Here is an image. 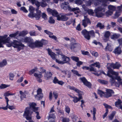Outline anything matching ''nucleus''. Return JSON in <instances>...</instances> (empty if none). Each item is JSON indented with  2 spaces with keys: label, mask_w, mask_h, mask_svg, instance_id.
Segmentation results:
<instances>
[{
  "label": "nucleus",
  "mask_w": 122,
  "mask_h": 122,
  "mask_svg": "<svg viewBox=\"0 0 122 122\" xmlns=\"http://www.w3.org/2000/svg\"><path fill=\"white\" fill-rule=\"evenodd\" d=\"M7 35H5L3 36H0V40L2 42V44H6V46L8 47L11 46L13 47L14 48L17 49L18 51H20L21 49H23L25 46L24 45L22 44L21 42H19L16 40H14L13 42L10 41V38L8 37L7 38Z\"/></svg>",
  "instance_id": "nucleus-1"
},
{
  "label": "nucleus",
  "mask_w": 122,
  "mask_h": 122,
  "mask_svg": "<svg viewBox=\"0 0 122 122\" xmlns=\"http://www.w3.org/2000/svg\"><path fill=\"white\" fill-rule=\"evenodd\" d=\"M61 7L65 11H66L68 9L69 11L74 12V13L75 14L80 12V10L78 7H76V8H71L69 4L67 2H65L62 3Z\"/></svg>",
  "instance_id": "nucleus-2"
},
{
  "label": "nucleus",
  "mask_w": 122,
  "mask_h": 122,
  "mask_svg": "<svg viewBox=\"0 0 122 122\" xmlns=\"http://www.w3.org/2000/svg\"><path fill=\"white\" fill-rule=\"evenodd\" d=\"M58 56L62 58L63 61H60L58 60H56V62L59 64H63L65 63H68L70 61V59L69 57L63 55L61 52H58Z\"/></svg>",
  "instance_id": "nucleus-3"
},
{
  "label": "nucleus",
  "mask_w": 122,
  "mask_h": 122,
  "mask_svg": "<svg viewBox=\"0 0 122 122\" xmlns=\"http://www.w3.org/2000/svg\"><path fill=\"white\" fill-rule=\"evenodd\" d=\"M82 34L84 36V37L88 40H89L90 38V35L94 37H95L94 32L93 30L88 31L85 29L81 31Z\"/></svg>",
  "instance_id": "nucleus-4"
},
{
  "label": "nucleus",
  "mask_w": 122,
  "mask_h": 122,
  "mask_svg": "<svg viewBox=\"0 0 122 122\" xmlns=\"http://www.w3.org/2000/svg\"><path fill=\"white\" fill-rule=\"evenodd\" d=\"M32 114V113L31 112L30 108H26L24 112L23 116L26 120H29V122H34L31 119V116Z\"/></svg>",
  "instance_id": "nucleus-5"
},
{
  "label": "nucleus",
  "mask_w": 122,
  "mask_h": 122,
  "mask_svg": "<svg viewBox=\"0 0 122 122\" xmlns=\"http://www.w3.org/2000/svg\"><path fill=\"white\" fill-rule=\"evenodd\" d=\"M106 7L101 6L95 9L94 12L96 16L98 17H102L104 15V14L101 12V11H105Z\"/></svg>",
  "instance_id": "nucleus-6"
},
{
  "label": "nucleus",
  "mask_w": 122,
  "mask_h": 122,
  "mask_svg": "<svg viewBox=\"0 0 122 122\" xmlns=\"http://www.w3.org/2000/svg\"><path fill=\"white\" fill-rule=\"evenodd\" d=\"M106 7L101 6L95 9L94 12L96 16L98 17H102L104 15V14L101 12V11H105Z\"/></svg>",
  "instance_id": "nucleus-7"
},
{
  "label": "nucleus",
  "mask_w": 122,
  "mask_h": 122,
  "mask_svg": "<svg viewBox=\"0 0 122 122\" xmlns=\"http://www.w3.org/2000/svg\"><path fill=\"white\" fill-rule=\"evenodd\" d=\"M69 15L68 14L60 13L57 15V20L59 21H66L69 19V17L67 16Z\"/></svg>",
  "instance_id": "nucleus-8"
},
{
  "label": "nucleus",
  "mask_w": 122,
  "mask_h": 122,
  "mask_svg": "<svg viewBox=\"0 0 122 122\" xmlns=\"http://www.w3.org/2000/svg\"><path fill=\"white\" fill-rule=\"evenodd\" d=\"M68 87L69 89L73 90L76 92L77 93L79 97V98L80 99H81L82 98V95L84 94V93L83 92L81 91L73 86H69Z\"/></svg>",
  "instance_id": "nucleus-9"
},
{
  "label": "nucleus",
  "mask_w": 122,
  "mask_h": 122,
  "mask_svg": "<svg viewBox=\"0 0 122 122\" xmlns=\"http://www.w3.org/2000/svg\"><path fill=\"white\" fill-rule=\"evenodd\" d=\"M71 49L72 51H76L81 48L80 45L78 43H71Z\"/></svg>",
  "instance_id": "nucleus-10"
},
{
  "label": "nucleus",
  "mask_w": 122,
  "mask_h": 122,
  "mask_svg": "<svg viewBox=\"0 0 122 122\" xmlns=\"http://www.w3.org/2000/svg\"><path fill=\"white\" fill-rule=\"evenodd\" d=\"M36 99L39 100L42 99L43 97V94L42 93V90L39 88L37 90V94L34 95Z\"/></svg>",
  "instance_id": "nucleus-11"
},
{
  "label": "nucleus",
  "mask_w": 122,
  "mask_h": 122,
  "mask_svg": "<svg viewBox=\"0 0 122 122\" xmlns=\"http://www.w3.org/2000/svg\"><path fill=\"white\" fill-rule=\"evenodd\" d=\"M106 91V92H105L104 97L106 98L111 97L114 93V91L112 89H107Z\"/></svg>",
  "instance_id": "nucleus-12"
},
{
  "label": "nucleus",
  "mask_w": 122,
  "mask_h": 122,
  "mask_svg": "<svg viewBox=\"0 0 122 122\" xmlns=\"http://www.w3.org/2000/svg\"><path fill=\"white\" fill-rule=\"evenodd\" d=\"M80 79L85 85L89 88L91 87L92 85L91 83L88 81L85 77H81Z\"/></svg>",
  "instance_id": "nucleus-13"
},
{
  "label": "nucleus",
  "mask_w": 122,
  "mask_h": 122,
  "mask_svg": "<svg viewBox=\"0 0 122 122\" xmlns=\"http://www.w3.org/2000/svg\"><path fill=\"white\" fill-rule=\"evenodd\" d=\"M53 96L55 99H56L58 96V93L56 92L53 91L52 93L51 91L49 93V98L50 101H51L52 98Z\"/></svg>",
  "instance_id": "nucleus-14"
},
{
  "label": "nucleus",
  "mask_w": 122,
  "mask_h": 122,
  "mask_svg": "<svg viewBox=\"0 0 122 122\" xmlns=\"http://www.w3.org/2000/svg\"><path fill=\"white\" fill-rule=\"evenodd\" d=\"M47 11L48 13L51 14L53 16L57 18V16L58 15V13L55 10H53L50 8H48Z\"/></svg>",
  "instance_id": "nucleus-15"
},
{
  "label": "nucleus",
  "mask_w": 122,
  "mask_h": 122,
  "mask_svg": "<svg viewBox=\"0 0 122 122\" xmlns=\"http://www.w3.org/2000/svg\"><path fill=\"white\" fill-rule=\"evenodd\" d=\"M90 23H91L90 21L86 16H84V19L82 20V25L85 27L87 25V24Z\"/></svg>",
  "instance_id": "nucleus-16"
},
{
  "label": "nucleus",
  "mask_w": 122,
  "mask_h": 122,
  "mask_svg": "<svg viewBox=\"0 0 122 122\" xmlns=\"http://www.w3.org/2000/svg\"><path fill=\"white\" fill-rule=\"evenodd\" d=\"M30 107H27L26 108H30L31 112L32 113V112L31 111L30 108H32V110L36 113V112H37V111L38 110V107H36V103H31L30 105Z\"/></svg>",
  "instance_id": "nucleus-17"
},
{
  "label": "nucleus",
  "mask_w": 122,
  "mask_h": 122,
  "mask_svg": "<svg viewBox=\"0 0 122 122\" xmlns=\"http://www.w3.org/2000/svg\"><path fill=\"white\" fill-rule=\"evenodd\" d=\"M122 102L121 100L118 99V100L115 102V106L119 109H121L122 111V105L121 103Z\"/></svg>",
  "instance_id": "nucleus-18"
},
{
  "label": "nucleus",
  "mask_w": 122,
  "mask_h": 122,
  "mask_svg": "<svg viewBox=\"0 0 122 122\" xmlns=\"http://www.w3.org/2000/svg\"><path fill=\"white\" fill-rule=\"evenodd\" d=\"M47 51L49 55L51 56L52 59L54 60H55L56 61V60L57 59H56L55 58L56 54L55 53L52 52L51 50L50 49H48Z\"/></svg>",
  "instance_id": "nucleus-19"
},
{
  "label": "nucleus",
  "mask_w": 122,
  "mask_h": 122,
  "mask_svg": "<svg viewBox=\"0 0 122 122\" xmlns=\"http://www.w3.org/2000/svg\"><path fill=\"white\" fill-rule=\"evenodd\" d=\"M98 3L99 2H102V4L101 6L106 7L107 6V3L108 1L107 0H96Z\"/></svg>",
  "instance_id": "nucleus-20"
},
{
  "label": "nucleus",
  "mask_w": 122,
  "mask_h": 122,
  "mask_svg": "<svg viewBox=\"0 0 122 122\" xmlns=\"http://www.w3.org/2000/svg\"><path fill=\"white\" fill-rule=\"evenodd\" d=\"M110 66L114 69H118L121 66L119 63L116 62L115 64H111Z\"/></svg>",
  "instance_id": "nucleus-21"
},
{
  "label": "nucleus",
  "mask_w": 122,
  "mask_h": 122,
  "mask_svg": "<svg viewBox=\"0 0 122 122\" xmlns=\"http://www.w3.org/2000/svg\"><path fill=\"white\" fill-rule=\"evenodd\" d=\"M113 52L116 55H119L120 54L121 52V48L119 46L117 47L113 51Z\"/></svg>",
  "instance_id": "nucleus-22"
},
{
  "label": "nucleus",
  "mask_w": 122,
  "mask_h": 122,
  "mask_svg": "<svg viewBox=\"0 0 122 122\" xmlns=\"http://www.w3.org/2000/svg\"><path fill=\"white\" fill-rule=\"evenodd\" d=\"M24 41L25 42L27 43L28 45L31 42L33 41V40L30 37H26L24 39Z\"/></svg>",
  "instance_id": "nucleus-23"
},
{
  "label": "nucleus",
  "mask_w": 122,
  "mask_h": 122,
  "mask_svg": "<svg viewBox=\"0 0 122 122\" xmlns=\"http://www.w3.org/2000/svg\"><path fill=\"white\" fill-rule=\"evenodd\" d=\"M52 75V74L50 72H47L45 74L44 77L46 79L48 80L51 78Z\"/></svg>",
  "instance_id": "nucleus-24"
},
{
  "label": "nucleus",
  "mask_w": 122,
  "mask_h": 122,
  "mask_svg": "<svg viewBox=\"0 0 122 122\" xmlns=\"http://www.w3.org/2000/svg\"><path fill=\"white\" fill-rule=\"evenodd\" d=\"M110 75L111 76H108L111 78L110 79L109 81L111 83V85H112L115 82V79L113 74H110Z\"/></svg>",
  "instance_id": "nucleus-25"
},
{
  "label": "nucleus",
  "mask_w": 122,
  "mask_h": 122,
  "mask_svg": "<svg viewBox=\"0 0 122 122\" xmlns=\"http://www.w3.org/2000/svg\"><path fill=\"white\" fill-rule=\"evenodd\" d=\"M36 48L42 47L43 44L41 42V41H39L38 40H36L35 41Z\"/></svg>",
  "instance_id": "nucleus-26"
},
{
  "label": "nucleus",
  "mask_w": 122,
  "mask_h": 122,
  "mask_svg": "<svg viewBox=\"0 0 122 122\" xmlns=\"http://www.w3.org/2000/svg\"><path fill=\"white\" fill-rule=\"evenodd\" d=\"M113 74L115 76H114V77L115 79L117 80L119 82H121V81L122 79L120 76H118V73L117 72H115Z\"/></svg>",
  "instance_id": "nucleus-27"
},
{
  "label": "nucleus",
  "mask_w": 122,
  "mask_h": 122,
  "mask_svg": "<svg viewBox=\"0 0 122 122\" xmlns=\"http://www.w3.org/2000/svg\"><path fill=\"white\" fill-rule=\"evenodd\" d=\"M107 68L108 69V71H107V76H111L110 74H113L115 72L110 67H108Z\"/></svg>",
  "instance_id": "nucleus-28"
},
{
  "label": "nucleus",
  "mask_w": 122,
  "mask_h": 122,
  "mask_svg": "<svg viewBox=\"0 0 122 122\" xmlns=\"http://www.w3.org/2000/svg\"><path fill=\"white\" fill-rule=\"evenodd\" d=\"M28 46L31 49H33L36 48L35 42H34V41L28 44Z\"/></svg>",
  "instance_id": "nucleus-29"
},
{
  "label": "nucleus",
  "mask_w": 122,
  "mask_h": 122,
  "mask_svg": "<svg viewBox=\"0 0 122 122\" xmlns=\"http://www.w3.org/2000/svg\"><path fill=\"white\" fill-rule=\"evenodd\" d=\"M7 62L5 59L3 60V61L0 62V67H2L7 65Z\"/></svg>",
  "instance_id": "nucleus-30"
},
{
  "label": "nucleus",
  "mask_w": 122,
  "mask_h": 122,
  "mask_svg": "<svg viewBox=\"0 0 122 122\" xmlns=\"http://www.w3.org/2000/svg\"><path fill=\"white\" fill-rule=\"evenodd\" d=\"M90 66H95L98 68H99L100 67V64L99 62H96L91 64Z\"/></svg>",
  "instance_id": "nucleus-31"
},
{
  "label": "nucleus",
  "mask_w": 122,
  "mask_h": 122,
  "mask_svg": "<svg viewBox=\"0 0 122 122\" xmlns=\"http://www.w3.org/2000/svg\"><path fill=\"white\" fill-rule=\"evenodd\" d=\"M121 11L117 9L116 12L114 17V19H116L118 18L120 15Z\"/></svg>",
  "instance_id": "nucleus-32"
},
{
  "label": "nucleus",
  "mask_w": 122,
  "mask_h": 122,
  "mask_svg": "<svg viewBox=\"0 0 122 122\" xmlns=\"http://www.w3.org/2000/svg\"><path fill=\"white\" fill-rule=\"evenodd\" d=\"M34 76L36 78V79L41 78L42 77V73L41 72H39V74L35 73L34 74Z\"/></svg>",
  "instance_id": "nucleus-33"
},
{
  "label": "nucleus",
  "mask_w": 122,
  "mask_h": 122,
  "mask_svg": "<svg viewBox=\"0 0 122 122\" xmlns=\"http://www.w3.org/2000/svg\"><path fill=\"white\" fill-rule=\"evenodd\" d=\"M96 26L97 27H99L100 29H102L104 28L105 26L104 25L100 22H98L97 25Z\"/></svg>",
  "instance_id": "nucleus-34"
},
{
  "label": "nucleus",
  "mask_w": 122,
  "mask_h": 122,
  "mask_svg": "<svg viewBox=\"0 0 122 122\" xmlns=\"http://www.w3.org/2000/svg\"><path fill=\"white\" fill-rule=\"evenodd\" d=\"M108 8L109 10L112 11L113 12L116 9V7L114 6L110 5L108 6Z\"/></svg>",
  "instance_id": "nucleus-35"
},
{
  "label": "nucleus",
  "mask_w": 122,
  "mask_h": 122,
  "mask_svg": "<svg viewBox=\"0 0 122 122\" xmlns=\"http://www.w3.org/2000/svg\"><path fill=\"white\" fill-rule=\"evenodd\" d=\"M71 72L74 75H76L79 77L81 76V75L79 74L78 71H77L72 69L71 70Z\"/></svg>",
  "instance_id": "nucleus-36"
},
{
  "label": "nucleus",
  "mask_w": 122,
  "mask_h": 122,
  "mask_svg": "<svg viewBox=\"0 0 122 122\" xmlns=\"http://www.w3.org/2000/svg\"><path fill=\"white\" fill-rule=\"evenodd\" d=\"M28 33V32L26 31H23L19 33V36H23L27 35Z\"/></svg>",
  "instance_id": "nucleus-37"
},
{
  "label": "nucleus",
  "mask_w": 122,
  "mask_h": 122,
  "mask_svg": "<svg viewBox=\"0 0 122 122\" xmlns=\"http://www.w3.org/2000/svg\"><path fill=\"white\" fill-rule=\"evenodd\" d=\"M116 113V112L115 111L112 112L108 117L109 119L110 120H112L113 118Z\"/></svg>",
  "instance_id": "nucleus-38"
},
{
  "label": "nucleus",
  "mask_w": 122,
  "mask_h": 122,
  "mask_svg": "<svg viewBox=\"0 0 122 122\" xmlns=\"http://www.w3.org/2000/svg\"><path fill=\"white\" fill-rule=\"evenodd\" d=\"M73 101L74 103H76L78 102L81 99L79 98L76 97L74 96V98H73Z\"/></svg>",
  "instance_id": "nucleus-39"
},
{
  "label": "nucleus",
  "mask_w": 122,
  "mask_h": 122,
  "mask_svg": "<svg viewBox=\"0 0 122 122\" xmlns=\"http://www.w3.org/2000/svg\"><path fill=\"white\" fill-rule=\"evenodd\" d=\"M119 34H114L111 37V38L113 39H115L118 38L120 36Z\"/></svg>",
  "instance_id": "nucleus-40"
},
{
  "label": "nucleus",
  "mask_w": 122,
  "mask_h": 122,
  "mask_svg": "<svg viewBox=\"0 0 122 122\" xmlns=\"http://www.w3.org/2000/svg\"><path fill=\"white\" fill-rule=\"evenodd\" d=\"M38 69L36 67H35L34 69H32L29 72V74L30 75L33 74Z\"/></svg>",
  "instance_id": "nucleus-41"
},
{
  "label": "nucleus",
  "mask_w": 122,
  "mask_h": 122,
  "mask_svg": "<svg viewBox=\"0 0 122 122\" xmlns=\"http://www.w3.org/2000/svg\"><path fill=\"white\" fill-rule=\"evenodd\" d=\"M48 22L51 24H53L55 23V20L52 17H49Z\"/></svg>",
  "instance_id": "nucleus-42"
},
{
  "label": "nucleus",
  "mask_w": 122,
  "mask_h": 122,
  "mask_svg": "<svg viewBox=\"0 0 122 122\" xmlns=\"http://www.w3.org/2000/svg\"><path fill=\"white\" fill-rule=\"evenodd\" d=\"M98 81L100 83L105 85L107 84L108 83L105 80L100 79H98Z\"/></svg>",
  "instance_id": "nucleus-43"
},
{
  "label": "nucleus",
  "mask_w": 122,
  "mask_h": 122,
  "mask_svg": "<svg viewBox=\"0 0 122 122\" xmlns=\"http://www.w3.org/2000/svg\"><path fill=\"white\" fill-rule=\"evenodd\" d=\"M105 93V92H103L101 90H98V93L101 97H102L103 96L104 97Z\"/></svg>",
  "instance_id": "nucleus-44"
},
{
  "label": "nucleus",
  "mask_w": 122,
  "mask_h": 122,
  "mask_svg": "<svg viewBox=\"0 0 122 122\" xmlns=\"http://www.w3.org/2000/svg\"><path fill=\"white\" fill-rule=\"evenodd\" d=\"M10 86L9 85H7L5 84H2L0 85V88L1 89L5 88Z\"/></svg>",
  "instance_id": "nucleus-45"
},
{
  "label": "nucleus",
  "mask_w": 122,
  "mask_h": 122,
  "mask_svg": "<svg viewBox=\"0 0 122 122\" xmlns=\"http://www.w3.org/2000/svg\"><path fill=\"white\" fill-rule=\"evenodd\" d=\"M110 35V32L108 31H107L105 33L104 36L106 38H108L109 37Z\"/></svg>",
  "instance_id": "nucleus-46"
},
{
  "label": "nucleus",
  "mask_w": 122,
  "mask_h": 122,
  "mask_svg": "<svg viewBox=\"0 0 122 122\" xmlns=\"http://www.w3.org/2000/svg\"><path fill=\"white\" fill-rule=\"evenodd\" d=\"M92 111L93 112V119L94 120H95L96 119L95 117V114H96V110L95 108L93 107L92 109Z\"/></svg>",
  "instance_id": "nucleus-47"
},
{
  "label": "nucleus",
  "mask_w": 122,
  "mask_h": 122,
  "mask_svg": "<svg viewBox=\"0 0 122 122\" xmlns=\"http://www.w3.org/2000/svg\"><path fill=\"white\" fill-rule=\"evenodd\" d=\"M64 74L66 75H67V76L68 78H70L71 76V72L69 71H65L64 72Z\"/></svg>",
  "instance_id": "nucleus-48"
},
{
  "label": "nucleus",
  "mask_w": 122,
  "mask_h": 122,
  "mask_svg": "<svg viewBox=\"0 0 122 122\" xmlns=\"http://www.w3.org/2000/svg\"><path fill=\"white\" fill-rule=\"evenodd\" d=\"M71 58L73 60L76 62L78 61L79 60L78 57L75 56H72L71 57Z\"/></svg>",
  "instance_id": "nucleus-49"
},
{
  "label": "nucleus",
  "mask_w": 122,
  "mask_h": 122,
  "mask_svg": "<svg viewBox=\"0 0 122 122\" xmlns=\"http://www.w3.org/2000/svg\"><path fill=\"white\" fill-rule=\"evenodd\" d=\"M76 4L78 5H80L82 3V1L81 0H76L75 1Z\"/></svg>",
  "instance_id": "nucleus-50"
},
{
  "label": "nucleus",
  "mask_w": 122,
  "mask_h": 122,
  "mask_svg": "<svg viewBox=\"0 0 122 122\" xmlns=\"http://www.w3.org/2000/svg\"><path fill=\"white\" fill-rule=\"evenodd\" d=\"M113 13V12L112 11L108 10L106 12V15L107 16L111 15Z\"/></svg>",
  "instance_id": "nucleus-51"
},
{
  "label": "nucleus",
  "mask_w": 122,
  "mask_h": 122,
  "mask_svg": "<svg viewBox=\"0 0 122 122\" xmlns=\"http://www.w3.org/2000/svg\"><path fill=\"white\" fill-rule=\"evenodd\" d=\"M35 10L34 8L32 6H30L29 7V11L30 13H33Z\"/></svg>",
  "instance_id": "nucleus-52"
},
{
  "label": "nucleus",
  "mask_w": 122,
  "mask_h": 122,
  "mask_svg": "<svg viewBox=\"0 0 122 122\" xmlns=\"http://www.w3.org/2000/svg\"><path fill=\"white\" fill-rule=\"evenodd\" d=\"M18 34V31H17L14 34H10L9 35V36L11 37H15Z\"/></svg>",
  "instance_id": "nucleus-53"
},
{
  "label": "nucleus",
  "mask_w": 122,
  "mask_h": 122,
  "mask_svg": "<svg viewBox=\"0 0 122 122\" xmlns=\"http://www.w3.org/2000/svg\"><path fill=\"white\" fill-rule=\"evenodd\" d=\"M40 6L43 7H45L46 6L47 4L45 2H40Z\"/></svg>",
  "instance_id": "nucleus-54"
},
{
  "label": "nucleus",
  "mask_w": 122,
  "mask_h": 122,
  "mask_svg": "<svg viewBox=\"0 0 122 122\" xmlns=\"http://www.w3.org/2000/svg\"><path fill=\"white\" fill-rule=\"evenodd\" d=\"M69 119L68 118H63L62 120V122H69Z\"/></svg>",
  "instance_id": "nucleus-55"
},
{
  "label": "nucleus",
  "mask_w": 122,
  "mask_h": 122,
  "mask_svg": "<svg viewBox=\"0 0 122 122\" xmlns=\"http://www.w3.org/2000/svg\"><path fill=\"white\" fill-rule=\"evenodd\" d=\"M10 76V79L11 80H13V78L14 77L15 75H14L11 73H10L9 74Z\"/></svg>",
  "instance_id": "nucleus-56"
},
{
  "label": "nucleus",
  "mask_w": 122,
  "mask_h": 122,
  "mask_svg": "<svg viewBox=\"0 0 122 122\" xmlns=\"http://www.w3.org/2000/svg\"><path fill=\"white\" fill-rule=\"evenodd\" d=\"M41 41L43 45H45L48 43V41L47 40L42 39Z\"/></svg>",
  "instance_id": "nucleus-57"
},
{
  "label": "nucleus",
  "mask_w": 122,
  "mask_h": 122,
  "mask_svg": "<svg viewBox=\"0 0 122 122\" xmlns=\"http://www.w3.org/2000/svg\"><path fill=\"white\" fill-rule=\"evenodd\" d=\"M20 10L25 13H27L28 12V10L26 9L25 8L24 6L21 7V8Z\"/></svg>",
  "instance_id": "nucleus-58"
},
{
  "label": "nucleus",
  "mask_w": 122,
  "mask_h": 122,
  "mask_svg": "<svg viewBox=\"0 0 122 122\" xmlns=\"http://www.w3.org/2000/svg\"><path fill=\"white\" fill-rule=\"evenodd\" d=\"M44 32L46 34L49 35H52L53 34V33L52 32L48 31L46 30H44Z\"/></svg>",
  "instance_id": "nucleus-59"
},
{
  "label": "nucleus",
  "mask_w": 122,
  "mask_h": 122,
  "mask_svg": "<svg viewBox=\"0 0 122 122\" xmlns=\"http://www.w3.org/2000/svg\"><path fill=\"white\" fill-rule=\"evenodd\" d=\"M47 15L44 13H43L41 15L42 18L44 19L45 20H46L47 19Z\"/></svg>",
  "instance_id": "nucleus-60"
},
{
  "label": "nucleus",
  "mask_w": 122,
  "mask_h": 122,
  "mask_svg": "<svg viewBox=\"0 0 122 122\" xmlns=\"http://www.w3.org/2000/svg\"><path fill=\"white\" fill-rule=\"evenodd\" d=\"M66 112L68 113L69 114L70 111V109L68 106H66L65 108Z\"/></svg>",
  "instance_id": "nucleus-61"
},
{
  "label": "nucleus",
  "mask_w": 122,
  "mask_h": 122,
  "mask_svg": "<svg viewBox=\"0 0 122 122\" xmlns=\"http://www.w3.org/2000/svg\"><path fill=\"white\" fill-rule=\"evenodd\" d=\"M88 14L90 15H93L94 12L92 10H89L88 11Z\"/></svg>",
  "instance_id": "nucleus-62"
},
{
  "label": "nucleus",
  "mask_w": 122,
  "mask_h": 122,
  "mask_svg": "<svg viewBox=\"0 0 122 122\" xmlns=\"http://www.w3.org/2000/svg\"><path fill=\"white\" fill-rule=\"evenodd\" d=\"M58 81L59 80L56 77H54V79L53 80V82L55 84L57 83L58 82Z\"/></svg>",
  "instance_id": "nucleus-63"
},
{
  "label": "nucleus",
  "mask_w": 122,
  "mask_h": 122,
  "mask_svg": "<svg viewBox=\"0 0 122 122\" xmlns=\"http://www.w3.org/2000/svg\"><path fill=\"white\" fill-rule=\"evenodd\" d=\"M55 118V115L53 114H51L49 115V118H52L54 120Z\"/></svg>",
  "instance_id": "nucleus-64"
}]
</instances>
